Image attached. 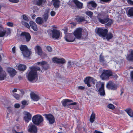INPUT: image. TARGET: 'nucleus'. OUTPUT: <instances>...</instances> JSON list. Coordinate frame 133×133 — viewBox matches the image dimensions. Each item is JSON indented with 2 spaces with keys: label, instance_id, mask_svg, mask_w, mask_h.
I'll return each mask as SVG.
<instances>
[{
  "label": "nucleus",
  "instance_id": "nucleus-9",
  "mask_svg": "<svg viewBox=\"0 0 133 133\" xmlns=\"http://www.w3.org/2000/svg\"><path fill=\"white\" fill-rule=\"evenodd\" d=\"M43 116H45L47 120L49 121V123L50 124H53L55 121V118L53 115L51 114H44Z\"/></svg>",
  "mask_w": 133,
  "mask_h": 133
},
{
  "label": "nucleus",
  "instance_id": "nucleus-24",
  "mask_svg": "<svg viewBox=\"0 0 133 133\" xmlns=\"http://www.w3.org/2000/svg\"><path fill=\"white\" fill-rule=\"evenodd\" d=\"M73 2L75 4L77 8L79 9H81L82 8L83 3L78 0H73Z\"/></svg>",
  "mask_w": 133,
  "mask_h": 133
},
{
  "label": "nucleus",
  "instance_id": "nucleus-38",
  "mask_svg": "<svg viewBox=\"0 0 133 133\" xmlns=\"http://www.w3.org/2000/svg\"><path fill=\"white\" fill-rule=\"evenodd\" d=\"M99 61L103 63L105 61L104 57L102 53H101L99 56Z\"/></svg>",
  "mask_w": 133,
  "mask_h": 133
},
{
  "label": "nucleus",
  "instance_id": "nucleus-27",
  "mask_svg": "<svg viewBox=\"0 0 133 133\" xmlns=\"http://www.w3.org/2000/svg\"><path fill=\"white\" fill-rule=\"evenodd\" d=\"M31 52V51H30L28 49L24 52H23L22 53L24 57H28L30 56Z\"/></svg>",
  "mask_w": 133,
  "mask_h": 133
},
{
  "label": "nucleus",
  "instance_id": "nucleus-21",
  "mask_svg": "<svg viewBox=\"0 0 133 133\" xmlns=\"http://www.w3.org/2000/svg\"><path fill=\"white\" fill-rule=\"evenodd\" d=\"M130 53L127 55L126 58L127 60L130 62H133V50H130Z\"/></svg>",
  "mask_w": 133,
  "mask_h": 133
},
{
  "label": "nucleus",
  "instance_id": "nucleus-45",
  "mask_svg": "<svg viewBox=\"0 0 133 133\" xmlns=\"http://www.w3.org/2000/svg\"><path fill=\"white\" fill-rule=\"evenodd\" d=\"M108 108L113 110L115 109V107L114 105L111 104H108L107 106Z\"/></svg>",
  "mask_w": 133,
  "mask_h": 133
},
{
  "label": "nucleus",
  "instance_id": "nucleus-57",
  "mask_svg": "<svg viewBox=\"0 0 133 133\" xmlns=\"http://www.w3.org/2000/svg\"><path fill=\"white\" fill-rule=\"evenodd\" d=\"M78 88L79 89L81 90H83L85 89V87L82 86H78Z\"/></svg>",
  "mask_w": 133,
  "mask_h": 133
},
{
  "label": "nucleus",
  "instance_id": "nucleus-3",
  "mask_svg": "<svg viewBox=\"0 0 133 133\" xmlns=\"http://www.w3.org/2000/svg\"><path fill=\"white\" fill-rule=\"evenodd\" d=\"M32 122L37 126L42 124L44 121L43 117L40 115H36L34 116L32 118Z\"/></svg>",
  "mask_w": 133,
  "mask_h": 133
},
{
  "label": "nucleus",
  "instance_id": "nucleus-4",
  "mask_svg": "<svg viewBox=\"0 0 133 133\" xmlns=\"http://www.w3.org/2000/svg\"><path fill=\"white\" fill-rule=\"evenodd\" d=\"M73 101L69 99H65L63 100L62 101V105L64 107L67 106L69 108L72 109V107H71L72 105H75L77 104L76 102H74L73 103H70V104H68V102H72Z\"/></svg>",
  "mask_w": 133,
  "mask_h": 133
},
{
  "label": "nucleus",
  "instance_id": "nucleus-22",
  "mask_svg": "<svg viewBox=\"0 0 133 133\" xmlns=\"http://www.w3.org/2000/svg\"><path fill=\"white\" fill-rule=\"evenodd\" d=\"M92 80V77H88L85 78L84 81L85 83L87 84L88 87H90L91 86V85L90 84V83L91 82Z\"/></svg>",
  "mask_w": 133,
  "mask_h": 133
},
{
  "label": "nucleus",
  "instance_id": "nucleus-14",
  "mask_svg": "<svg viewBox=\"0 0 133 133\" xmlns=\"http://www.w3.org/2000/svg\"><path fill=\"white\" fill-rule=\"evenodd\" d=\"M10 29H8L7 30L4 29L2 27V28L0 30V37H2L4 36L6 34L8 35L10 34Z\"/></svg>",
  "mask_w": 133,
  "mask_h": 133
},
{
  "label": "nucleus",
  "instance_id": "nucleus-34",
  "mask_svg": "<svg viewBox=\"0 0 133 133\" xmlns=\"http://www.w3.org/2000/svg\"><path fill=\"white\" fill-rule=\"evenodd\" d=\"M6 73L4 72H2L0 73V80H2L6 77Z\"/></svg>",
  "mask_w": 133,
  "mask_h": 133
},
{
  "label": "nucleus",
  "instance_id": "nucleus-43",
  "mask_svg": "<svg viewBox=\"0 0 133 133\" xmlns=\"http://www.w3.org/2000/svg\"><path fill=\"white\" fill-rule=\"evenodd\" d=\"M20 129V127L19 125H16L14 126L13 129H12V131L13 133V131L14 130L18 131Z\"/></svg>",
  "mask_w": 133,
  "mask_h": 133
},
{
  "label": "nucleus",
  "instance_id": "nucleus-35",
  "mask_svg": "<svg viewBox=\"0 0 133 133\" xmlns=\"http://www.w3.org/2000/svg\"><path fill=\"white\" fill-rule=\"evenodd\" d=\"M20 49L22 53L28 49L27 46L26 45H21L20 47Z\"/></svg>",
  "mask_w": 133,
  "mask_h": 133
},
{
  "label": "nucleus",
  "instance_id": "nucleus-59",
  "mask_svg": "<svg viewBox=\"0 0 133 133\" xmlns=\"http://www.w3.org/2000/svg\"><path fill=\"white\" fill-rule=\"evenodd\" d=\"M96 82V80L94 79V78H92V80L91 81V82L93 84H95Z\"/></svg>",
  "mask_w": 133,
  "mask_h": 133
},
{
  "label": "nucleus",
  "instance_id": "nucleus-48",
  "mask_svg": "<svg viewBox=\"0 0 133 133\" xmlns=\"http://www.w3.org/2000/svg\"><path fill=\"white\" fill-rule=\"evenodd\" d=\"M23 18L27 22L28 21H29L28 17L24 15H23Z\"/></svg>",
  "mask_w": 133,
  "mask_h": 133
},
{
  "label": "nucleus",
  "instance_id": "nucleus-28",
  "mask_svg": "<svg viewBox=\"0 0 133 133\" xmlns=\"http://www.w3.org/2000/svg\"><path fill=\"white\" fill-rule=\"evenodd\" d=\"M35 50L37 52L38 55H41L42 54V51L41 48L39 46H37L35 48Z\"/></svg>",
  "mask_w": 133,
  "mask_h": 133
},
{
  "label": "nucleus",
  "instance_id": "nucleus-50",
  "mask_svg": "<svg viewBox=\"0 0 133 133\" xmlns=\"http://www.w3.org/2000/svg\"><path fill=\"white\" fill-rule=\"evenodd\" d=\"M22 104L23 105H27L28 104L27 103V101L25 100H24L21 102Z\"/></svg>",
  "mask_w": 133,
  "mask_h": 133
},
{
  "label": "nucleus",
  "instance_id": "nucleus-32",
  "mask_svg": "<svg viewBox=\"0 0 133 133\" xmlns=\"http://www.w3.org/2000/svg\"><path fill=\"white\" fill-rule=\"evenodd\" d=\"M48 17L49 15L48 13H45L43 15L42 18L44 23L47 22Z\"/></svg>",
  "mask_w": 133,
  "mask_h": 133
},
{
  "label": "nucleus",
  "instance_id": "nucleus-20",
  "mask_svg": "<svg viewBox=\"0 0 133 133\" xmlns=\"http://www.w3.org/2000/svg\"><path fill=\"white\" fill-rule=\"evenodd\" d=\"M30 96L31 99L35 101H37L40 99L39 96L33 92H31Z\"/></svg>",
  "mask_w": 133,
  "mask_h": 133
},
{
  "label": "nucleus",
  "instance_id": "nucleus-55",
  "mask_svg": "<svg viewBox=\"0 0 133 133\" xmlns=\"http://www.w3.org/2000/svg\"><path fill=\"white\" fill-rule=\"evenodd\" d=\"M7 25L9 26L12 27L13 26V24L11 22H8L7 23Z\"/></svg>",
  "mask_w": 133,
  "mask_h": 133
},
{
  "label": "nucleus",
  "instance_id": "nucleus-7",
  "mask_svg": "<svg viewBox=\"0 0 133 133\" xmlns=\"http://www.w3.org/2000/svg\"><path fill=\"white\" fill-rule=\"evenodd\" d=\"M112 75V72L110 70H104L100 77L102 79H104L108 78Z\"/></svg>",
  "mask_w": 133,
  "mask_h": 133
},
{
  "label": "nucleus",
  "instance_id": "nucleus-6",
  "mask_svg": "<svg viewBox=\"0 0 133 133\" xmlns=\"http://www.w3.org/2000/svg\"><path fill=\"white\" fill-rule=\"evenodd\" d=\"M38 65L40 64L42 67V70H41L42 72H44V70H47L49 68V65L46 61H42L41 62H38L37 63Z\"/></svg>",
  "mask_w": 133,
  "mask_h": 133
},
{
  "label": "nucleus",
  "instance_id": "nucleus-52",
  "mask_svg": "<svg viewBox=\"0 0 133 133\" xmlns=\"http://www.w3.org/2000/svg\"><path fill=\"white\" fill-rule=\"evenodd\" d=\"M9 1L11 2L14 3H17L19 2L18 0H9Z\"/></svg>",
  "mask_w": 133,
  "mask_h": 133
},
{
  "label": "nucleus",
  "instance_id": "nucleus-58",
  "mask_svg": "<svg viewBox=\"0 0 133 133\" xmlns=\"http://www.w3.org/2000/svg\"><path fill=\"white\" fill-rule=\"evenodd\" d=\"M68 29L66 28H65L64 29V33L65 35L67 34L66 33L67 32V31L68 30Z\"/></svg>",
  "mask_w": 133,
  "mask_h": 133
},
{
  "label": "nucleus",
  "instance_id": "nucleus-31",
  "mask_svg": "<svg viewBox=\"0 0 133 133\" xmlns=\"http://www.w3.org/2000/svg\"><path fill=\"white\" fill-rule=\"evenodd\" d=\"M125 111L131 117H133V112L132 110L130 108H128L125 109Z\"/></svg>",
  "mask_w": 133,
  "mask_h": 133
},
{
  "label": "nucleus",
  "instance_id": "nucleus-53",
  "mask_svg": "<svg viewBox=\"0 0 133 133\" xmlns=\"http://www.w3.org/2000/svg\"><path fill=\"white\" fill-rule=\"evenodd\" d=\"M56 12L53 11H51L50 12V14L51 16H54L55 15Z\"/></svg>",
  "mask_w": 133,
  "mask_h": 133
},
{
  "label": "nucleus",
  "instance_id": "nucleus-13",
  "mask_svg": "<svg viewBox=\"0 0 133 133\" xmlns=\"http://www.w3.org/2000/svg\"><path fill=\"white\" fill-rule=\"evenodd\" d=\"M64 38L66 41L69 42H73L75 39V38L73 36V35L71 34L65 35Z\"/></svg>",
  "mask_w": 133,
  "mask_h": 133
},
{
  "label": "nucleus",
  "instance_id": "nucleus-29",
  "mask_svg": "<svg viewBox=\"0 0 133 133\" xmlns=\"http://www.w3.org/2000/svg\"><path fill=\"white\" fill-rule=\"evenodd\" d=\"M36 22L39 25H41L42 23H44L42 18L40 17H38L36 19Z\"/></svg>",
  "mask_w": 133,
  "mask_h": 133
},
{
  "label": "nucleus",
  "instance_id": "nucleus-36",
  "mask_svg": "<svg viewBox=\"0 0 133 133\" xmlns=\"http://www.w3.org/2000/svg\"><path fill=\"white\" fill-rule=\"evenodd\" d=\"M128 14L130 16L133 17V7L129 9L128 11Z\"/></svg>",
  "mask_w": 133,
  "mask_h": 133
},
{
  "label": "nucleus",
  "instance_id": "nucleus-64",
  "mask_svg": "<svg viewBox=\"0 0 133 133\" xmlns=\"http://www.w3.org/2000/svg\"><path fill=\"white\" fill-rule=\"evenodd\" d=\"M2 72H4V71L3 70L2 67L0 65V73H1Z\"/></svg>",
  "mask_w": 133,
  "mask_h": 133
},
{
  "label": "nucleus",
  "instance_id": "nucleus-40",
  "mask_svg": "<svg viewBox=\"0 0 133 133\" xmlns=\"http://www.w3.org/2000/svg\"><path fill=\"white\" fill-rule=\"evenodd\" d=\"M60 2V1L53 2L54 6L56 8H58L59 7Z\"/></svg>",
  "mask_w": 133,
  "mask_h": 133
},
{
  "label": "nucleus",
  "instance_id": "nucleus-63",
  "mask_svg": "<svg viewBox=\"0 0 133 133\" xmlns=\"http://www.w3.org/2000/svg\"><path fill=\"white\" fill-rule=\"evenodd\" d=\"M94 133H103L102 132H100L99 131H98L97 130H95L94 132Z\"/></svg>",
  "mask_w": 133,
  "mask_h": 133
},
{
  "label": "nucleus",
  "instance_id": "nucleus-16",
  "mask_svg": "<svg viewBox=\"0 0 133 133\" xmlns=\"http://www.w3.org/2000/svg\"><path fill=\"white\" fill-rule=\"evenodd\" d=\"M30 128L28 130L29 132L32 133H37V127L34 125H29Z\"/></svg>",
  "mask_w": 133,
  "mask_h": 133
},
{
  "label": "nucleus",
  "instance_id": "nucleus-42",
  "mask_svg": "<svg viewBox=\"0 0 133 133\" xmlns=\"http://www.w3.org/2000/svg\"><path fill=\"white\" fill-rule=\"evenodd\" d=\"M21 23L23 25H24L28 28H30V25L28 23L25 22L24 21H22Z\"/></svg>",
  "mask_w": 133,
  "mask_h": 133
},
{
  "label": "nucleus",
  "instance_id": "nucleus-1",
  "mask_svg": "<svg viewBox=\"0 0 133 133\" xmlns=\"http://www.w3.org/2000/svg\"><path fill=\"white\" fill-rule=\"evenodd\" d=\"M95 13L98 14L97 18L98 21L102 24H105L106 23H108L105 24V26H110L113 23L112 20L108 18V16L107 15L106 18H104L105 16V13L104 12H101L100 13H98V12L96 11Z\"/></svg>",
  "mask_w": 133,
  "mask_h": 133
},
{
  "label": "nucleus",
  "instance_id": "nucleus-5",
  "mask_svg": "<svg viewBox=\"0 0 133 133\" xmlns=\"http://www.w3.org/2000/svg\"><path fill=\"white\" fill-rule=\"evenodd\" d=\"M96 33L100 37L103 38L105 37L106 34L108 32V30L107 29H103L100 28H98L96 31Z\"/></svg>",
  "mask_w": 133,
  "mask_h": 133
},
{
  "label": "nucleus",
  "instance_id": "nucleus-41",
  "mask_svg": "<svg viewBox=\"0 0 133 133\" xmlns=\"http://www.w3.org/2000/svg\"><path fill=\"white\" fill-rule=\"evenodd\" d=\"M43 1V0H37L36 2V4L37 5L40 6L42 4Z\"/></svg>",
  "mask_w": 133,
  "mask_h": 133
},
{
  "label": "nucleus",
  "instance_id": "nucleus-33",
  "mask_svg": "<svg viewBox=\"0 0 133 133\" xmlns=\"http://www.w3.org/2000/svg\"><path fill=\"white\" fill-rule=\"evenodd\" d=\"M26 66L24 65L20 64L18 67V70L21 71L25 70L26 69Z\"/></svg>",
  "mask_w": 133,
  "mask_h": 133
},
{
  "label": "nucleus",
  "instance_id": "nucleus-46",
  "mask_svg": "<svg viewBox=\"0 0 133 133\" xmlns=\"http://www.w3.org/2000/svg\"><path fill=\"white\" fill-rule=\"evenodd\" d=\"M13 95L14 97L17 100H18L20 96L18 94L14 93L13 94Z\"/></svg>",
  "mask_w": 133,
  "mask_h": 133
},
{
  "label": "nucleus",
  "instance_id": "nucleus-18",
  "mask_svg": "<svg viewBox=\"0 0 133 133\" xmlns=\"http://www.w3.org/2000/svg\"><path fill=\"white\" fill-rule=\"evenodd\" d=\"M25 116L24 117V120L25 122L27 123H28L29 120H31V115L30 113L28 112H25Z\"/></svg>",
  "mask_w": 133,
  "mask_h": 133
},
{
  "label": "nucleus",
  "instance_id": "nucleus-60",
  "mask_svg": "<svg viewBox=\"0 0 133 133\" xmlns=\"http://www.w3.org/2000/svg\"><path fill=\"white\" fill-rule=\"evenodd\" d=\"M100 1L105 2H110L111 0H100Z\"/></svg>",
  "mask_w": 133,
  "mask_h": 133
},
{
  "label": "nucleus",
  "instance_id": "nucleus-25",
  "mask_svg": "<svg viewBox=\"0 0 133 133\" xmlns=\"http://www.w3.org/2000/svg\"><path fill=\"white\" fill-rule=\"evenodd\" d=\"M30 24L31 27L35 31H36L38 30V28L36 23L32 21L30 22Z\"/></svg>",
  "mask_w": 133,
  "mask_h": 133
},
{
  "label": "nucleus",
  "instance_id": "nucleus-37",
  "mask_svg": "<svg viewBox=\"0 0 133 133\" xmlns=\"http://www.w3.org/2000/svg\"><path fill=\"white\" fill-rule=\"evenodd\" d=\"M95 118V114L94 113H92L91 115L90 118V122L91 123H93Z\"/></svg>",
  "mask_w": 133,
  "mask_h": 133
},
{
  "label": "nucleus",
  "instance_id": "nucleus-44",
  "mask_svg": "<svg viewBox=\"0 0 133 133\" xmlns=\"http://www.w3.org/2000/svg\"><path fill=\"white\" fill-rule=\"evenodd\" d=\"M85 14L89 16L90 18H91L92 16L93 12L90 11H86L85 12Z\"/></svg>",
  "mask_w": 133,
  "mask_h": 133
},
{
  "label": "nucleus",
  "instance_id": "nucleus-2",
  "mask_svg": "<svg viewBox=\"0 0 133 133\" xmlns=\"http://www.w3.org/2000/svg\"><path fill=\"white\" fill-rule=\"evenodd\" d=\"M29 68L31 71L29 72L28 76V79L32 82L35 79L37 80L38 76L37 71L40 70V68L38 66H30Z\"/></svg>",
  "mask_w": 133,
  "mask_h": 133
},
{
  "label": "nucleus",
  "instance_id": "nucleus-51",
  "mask_svg": "<svg viewBox=\"0 0 133 133\" xmlns=\"http://www.w3.org/2000/svg\"><path fill=\"white\" fill-rule=\"evenodd\" d=\"M47 50L49 52H51L52 51V48L50 46H48L46 47Z\"/></svg>",
  "mask_w": 133,
  "mask_h": 133
},
{
  "label": "nucleus",
  "instance_id": "nucleus-23",
  "mask_svg": "<svg viewBox=\"0 0 133 133\" xmlns=\"http://www.w3.org/2000/svg\"><path fill=\"white\" fill-rule=\"evenodd\" d=\"M98 90V91L101 96H104L105 95V92L104 90V84H102V86Z\"/></svg>",
  "mask_w": 133,
  "mask_h": 133
},
{
  "label": "nucleus",
  "instance_id": "nucleus-12",
  "mask_svg": "<svg viewBox=\"0 0 133 133\" xmlns=\"http://www.w3.org/2000/svg\"><path fill=\"white\" fill-rule=\"evenodd\" d=\"M82 29L80 28L76 29L74 33V36L77 39H80L82 36Z\"/></svg>",
  "mask_w": 133,
  "mask_h": 133
},
{
  "label": "nucleus",
  "instance_id": "nucleus-17",
  "mask_svg": "<svg viewBox=\"0 0 133 133\" xmlns=\"http://www.w3.org/2000/svg\"><path fill=\"white\" fill-rule=\"evenodd\" d=\"M97 6V4L94 1H91L89 2L87 4V7L88 8L90 9H93L92 8H95Z\"/></svg>",
  "mask_w": 133,
  "mask_h": 133
},
{
  "label": "nucleus",
  "instance_id": "nucleus-61",
  "mask_svg": "<svg viewBox=\"0 0 133 133\" xmlns=\"http://www.w3.org/2000/svg\"><path fill=\"white\" fill-rule=\"evenodd\" d=\"M16 47L15 46H14L12 49V50L13 53H15V52Z\"/></svg>",
  "mask_w": 133,
  "mask_h": 133
},
{
  "label": "nucleus",
  "instance_id": "nucleus-54",
  "mask_svg": "<svg viewBox=\"0 0 133 133\" xmlns=\"http://www.w3.org/2000/svg\"><path fill=\"white\" fill-rule=\"evenodd\" d=\"M20 105L18 103H16L14 105V107L16 108H18L20 107Z\"/></svg>",
  "mask_w": 133,
  "mask_h": 133
},
{
  "label": "nucleus",
  "instance_id": "nucleus-39",
  "mask_svg": "<svg viewBox=\"0 0 133 133\" xmlns=\"http://www.w3.org/2000/svg\"><path fill=\"white\" fill-rule=\"evenodd\" d=\"M102 84H104L103 83H102L100 81L96 82V87L97 90L102 86Z\"/></svg>",
  "mask_w": 133,
  "mask_h": 133
},
{
  "label": "nucleus",
  "instance_id": "nucleus-26",
  "mask_svg": "<svg viewBox=\"0 0 133 133\" xmlns=\"http://www.w3.org/2000/svg\"><path fill=\"white\" fill-rule=\"evenodd\" d=\"M75 19L78 22H81L85 21L84 17L82 16H77Z\"/></svg>",
  "mask_w": 133,
  "mask_h": 133
},
{
  "label": "nucleus",
  "instance_id": "nucleus-19",
  "mask_svg": "<svg viewBox=\"0 0 133 133\" xmlns=\"http://www.w3.org/2000/svg\"><path fill=\"white\" fill-rule=\"evenodd\" d=\"M7 71L9 73L10 76L11 77L14 76L16 73V71L15 69L10 68H7Z\"/></svg>",
  "mask_w": 133,
  "mask_h": 133
},
{
  "label": "nucleus",
  "instance_id": "nucleus-15",
  "mask_svg": "<svg viewBox=\"0 0 133 133\" xmlns=\"http://www.w3.org/2000/svg\"><path fill=\"white\" fill-rule=\"evenodd\" d=\"M52 61L54 63L58 64H64L65 63V59L63 58H58L54 57L52 58Z\"/></svg>",
  "mask_w": 133,
  "mask_h": 133
},
{
  "label": "nucleus",
  "instance_id": "nucleus-49",
  "mask_svg": "<svg viewBox=\"0 0 133 133\" xmlns=\"http://www.w3.org/2000/svg\"><path fill=\"white\" fill-rule=\"evenodd\" d=\"M127 2L128 4L133 5V1L131 0H127Z\"/></svg>",
  "mask_w": 133,
  "mask_h": 133
},
{
  "label": "nucleus",
  "instance_id": "nucleus-11",
  "mask_svg": "<svg viewBox=\"0 0 133 133\" xmlns=\"http://www.w3.org/2000/svg\"><path fill=\"white\" fill-rule=\"evenodd\" d=\"M51 31L52 37V38L57 39L59 38L60 35V32L59 30L54 29L51 30Z\"/></svg>",
  "mask_w": 133,
  "mask_h": 133
},
{
  "label": "nucleus",
  "instance_id": "nucleus-8",
  "mask_svg": "<svg viewBox=\"0 0 133 133\" xmlns=\"http://www.w3.org/2000/svg\"><path fill=\"white\" fill-rule=\"evenodd\" d=\"M21 36L23 38L22 41L23 42H28L31 39V36L28 32H22L21 34Z\"/></svg>",
  "mask_w": 133,
  "mask_h": 133
},
{
  "label": "nucleus",
  "instance_id": "nucleus-56",
  "mask_svg": "<svg viewBox=\"0 0 133 133\" xmlns=\"http://www.w3.org/2000/svg\"><path fill=\"white\" fill-rule=\"evenodd\" d=\"M130 76L131 81H133V71H131V72Z\"/></svg>",
  "mask_w": 133,
  "mask_h": 133
},
{
  "label": "nucleus",
  "instance_id": "nucleus-62",
  "mask_svg": "<svg viewBox=\"0 0 133 133\" xmlns=\"http://www.w3.org/2000/svg\"><path fill=\"white\" fill-rule=\"evenodd\" d=\"M13 133H23V132L21 131L20 132H18V131H16L15 130H14L13 131Z\"/></svg>",
  "mask_w": 133,
  "mask_h": 133
},
{
  "label": "nucleus",
  "instance_id": "nucleus-47",
  "mask_svg": "<svg viewBox=\"0 0 133 133\" xmlns=\"http://www.w3.org/2000/svg\"><path fill=\"white\" fill-rule=\"evenodd\" d=\"M74 62H72L70 61H69L68 63L67 67L68 68H70L72 67L73 64L74 65Z\"/></svg>",
  "mask_w": 133,
  "mask_h": 133
},
{
  "label": "nucleus",
  "instance_id": "nucleus-10",
  "mask_svg": "<svg viewBox=\"0 0 133 133\" xmlns=\"http://www.w3.org/2000/svg\"><path fill=\"white\" fill-rule=\"evenodd\" d=\"M106 87L108 89L114 90L117 89V87L113 82L110 81L107 84Z\"/></svg>",
  "mask_w": 133,
  "mask_h": 133
},
{
  "label": "nucleus",
  "instance_id": "nucleus-30",
  "mask_svg": "<svg viewBox=\"0 0 133 133\" xmlns=\"http://www.w3.org/2000/svg\"><path fill=\"white\" fill-rule=\"evenodd\" d=\"M113 36L112 34L111 33H108L106 34L105 37L103 38L104 39H107V41H109L110 39L112 38Z\"/></svg>",
  "mask_w": 133,
  "mask_h": 133
}]
</instances>
